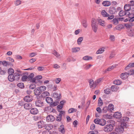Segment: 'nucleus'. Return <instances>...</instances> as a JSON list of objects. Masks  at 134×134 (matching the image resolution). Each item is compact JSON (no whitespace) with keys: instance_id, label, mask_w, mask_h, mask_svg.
<instances>
[{"instance_id":"62","label":"nucleus","mask_w":134,"mask_h":134,"mask_svg":"<svg viewBox=\"0 0 134 134\" xmlns=\"http://www.w3.org/2000/svg\"><path fill=\"white\" fill-rule=\"evenodd\" d=\"M92 66V65L91 64L89 65H86L85 66V67H84V69L86 70H87L90 68L91 66Z\"/></svg>"},{"instance_id":"45","label":"nucleus","mask_w":134,"mask_h":134,"mask_svg":"<svg viewBox=\"0 0 134 134\" xmlns=\"http://www.w3.org/2000/svg\"><path fill=\"white\" fill-rule=\"evenodd\" d=\"M53 54L57 57H59L60 55L55 51L54 50L53 52Z\"/></svg>"},{"instance_id":"54","label":"nucleus","mask_w":134,"mask_h":134,"mask_svg":"<svg viewBox=\"0 0 134 134\" xmlns=\"http://www.w3.org/2000/svg\"><path fill=\"white\" fill-rule=\"evenodd\" d=\"M59 103V102L58 101H55L53 103H52L51 104V105L52 106L54 107L57 105Z\"/></svg>"},{"instance_id":"33","label":"nucleus","mask_w":134,"mask_h":134,"mask_svg":"<svg viewBox=\"0 0 134 134\" xmlns=\"http://www.w3.org/2000/svg\"><path fill=\"white\" fill-rule=\"evenodd\" d=\"M133 14L132 13H130V14L128 15V17L130 18V20L132 21H134V17L133 16Z\"/></svg>"},{"instance_id":"18","label":"nucleus","mask_w":134,"mask_h":134,"mask_svg":"<svg viewBox=\"0 0 134 134\" xmlns=\"http://www.w3.org/2000/svg\"><path fill=\"white\" fill-rule=\"evenodd\" d=\"M114 109V105L112 104H110L108 107V110L111 112Z\"/></svg>"},{"instance_id":"24","label":"nucleus","mask_w":134,"mask_h":134,"mask_svg":"<svg viewBox=\"0 0 134 134\" xmlns=\"http://www.w3.org/2000/svg\"><path fill=\"white\" fill-rule=\"evenodd\" d=\"M124 9L126 12H129L131 9V6L129 4H126L124 6Z\"/></svg>"},{"instance_id":"12","label":"nucleus","mask_w":134,"mask_h":134,"mask_svg":"<svg viewBox=\"0 0 134 134\" xmlns=\"http://www.w3.org/2000/svg\"><path fill=\"white\" fill-rule=\"evenodd\" d=\"M34 94L35 95H39L41 93L39 87L36 88L34 90Z\"/></svg>"},{"instance_id":"44","label":"nucleus","mask_w":134,"mask_h":134,"mask_svg":"<svg viewBox=\"0 0 134 134\" xmlns=\"http://www.w3.org/2000/svg\"><path fill=\"white\" fill-rule=\"evenodd\" d=\"M83 39V38L82 37H79L77 40V42L78 44L79 45L80 44V43L82 41Z\"/></svg>"},{"instance_id":"51","label":"nucleus","mask_w":134,"mask_h":134,"mask_svg":"<svg viewBox=\"0 0 134 134\" xmlns=\"http://www.w3.org/2000/svg\"><path fill=\"white\" fill-rule=\"evenodd\" d=\"M100 119H96L94 120V122L96 124L99 125Z\"/></svg>"},{"instance_id":"1","label":"nucleus","mask_w":134,"mask_h":134,"mask_svg":"<svg viewBox=\"0 0 134 134\" xmlns=\"http://www.w3.org/2000/svg\"><path fill=\"white\" fill-rule=\"evenodd\" d=\"M126 124L125 123H121L120 125L116 128L115 130L116 132L119 133H122L125 127L126 126Z\"/></svg>"},{"instance_id":"8","label":"nucleus","mask_w":134,"mask_h":134,"mask_svg":"<svg viewBox=\"0 0 134 134\" xmlns=\"http://www.w3.org/2000/svg\"><path fill=\"white\" fill-rule=\"evenodd\" d=\"M46 120L48 122H53L55 118L52 115H49L47 117Z\"/></svg>"},{"instance_id":"39","label":"nucleus","mask_w":134,"mask_h":134,"mask_svg":"<svg viewBox=\"0 0 134 134\" xmlns=\"http://www.w3.org/2000/svg\"><path fill=\"white\" fill-rule=\"evenodd\" d=\"M100 120L99 125L102 126L105 125L106 123L104 119H100Z\"/></svg>"},{"instance_id":"9","label":"nucleus","mask_w":134,"mask_h":134,"mask_svg":"<svg viewBox=\"0 0 134 134\" xmlns=\"http://www.w3.org/2000/svg\"><path fill=\"white\" fill-rule=\"evenodd\" d=\"M24 100L26 102H30L32 99V96H26L24 97Z\"/></svg>"},{"instance_id":"17","label":"nucleus","mask_w":134,"mask_h":134,"mask_svg":"<svg viewBox=\"0 0 134 134\" xmlns=\"http://www.w3.org/2000/svg\"><path fill=\"white\" fill-rule=\"evenodd\" d=\"M53 110V108L51 106H48L46 107L44 109V111L47 112H51Z\"/></svg>"},{"instance_id":"28","label":"nucleus","mask_w":134,"mask_h":134,"mask_svg":"<svg viewBox=\"0 0 134 134\" xmlns=\"http://www.w3.org/2000/svg\"><path fill=\"white\" fill-rule=\"evenodd\" d=\"M84 60L86 61H89L92 59V57L87 55L84 57L82 58Z\"/></svg>"},{"instance_id":"47","label":"nucleus","mask_w":134,"mask_h":134,"mask_svg":"<svg viewBox=\"0 0 134 134\" xmlns=\"http://www.w3.org/2000/svg\"><path fill=\"white\" fill-rule=\"evenodd\" d=\"M17 86L21 88H23L24 87V84L23 83H19L18 84Z\"/></svg>"},{"instance_id":"34","label":"nucleus","mask_w":134,"mask_h":134,"mask_svg":"<svg viewBox=\"0 0 134 134\" xmlns=\"http://www.w3.org/2000/svg\"><path fill=\"white\" fill-rule=\"evenodd\" d=\"M24 106V108L27 109H30L31 107L30 105L28 103L25 104Z\"/></svg>"},{"instance_id":"50","label":"nucleus","mask_w":134,"mask_h":134,"mask_svg":"<svg viewBox=\"0 0 134 134\" xmlns=\"http://www.w3.org/2000/svg\"><path fill=\"white\" fill-rule=\"evenodd\" d=\"M98 103L99 106H102L103 104L102 101L100 98H99Z\"/></svg>"},{"instance_id":"13","label":"nucleus","mask_w":134,"mask_h":134,"mask_svg":"<svg viewBox=\"0 0 134 134\" xmlns=\"http://www.w3.org/2000/svg\"><path fill=\"white\" fill-rule=\"evenodd\" d=\"M130 12H125L123 10H121L120 12L119 13V15L120 16H123L125 15H127L128 16L130 14Z\"/></svg>"},{"instance_id":"55","label":"nucleus","mask_w":134,"mask_h":134,"mask_svg":"<svg viewBox=\"0 0 134 134\" xmlns=\"http://www.w3.org/2000/svg\"><path fill=\"white\" fill-rule=\"evenodd\" d=\"M104 92L105 94H109L110 93V90L109 89H107L104 90Z\"/></svg>"},{"instance_id":"64","label":"nucleus","mask_w":134,"mask_h":134,"mask_svg":"<svg viewBox=\"0 0 134 134\" xmlns=\"http://www.w3.org/2000/svg\"><path fill=\"white\" fill-rule=\"evenodd\" d=\"M60 66L57 64H54L53 65V67L55 69H57L60 68Z\"/></svg>"},{"instance_id":"32","label":"nucleus","mask_w":134,"mask_h":134,"mask_svg":"<svg viewBox=\"0 0 134 134\" xmlns=\"http://www.w3.org/2000/svg\"><path fill=\"white\" fill-rule=\"evenodd\" d=\"M15 79V80H18L20 78V75L18 73H15L14 74Z\"/></svg>"},{"instance_id":"46","label":"nucleus","mask_w":134,"mask_h":134,"mask_svg":"<svg viewBox=\"0 0 134 134\" xmlns=\"http://www.w3.org/2000/svg\"><path fill=\"white\" fill-rule=\"evenodd\" d=\"M82 24L83 26H84L86 28L87 27V25L86 24V21L84 19L83 20L82 22Z\"/></svg>"},{"instance_id":"14","label":"nucleus","mask_w":134,"mask_h":134,"mask_svg":"<svg viewBox=\"0 0 134 134\" xmlns=\"http://www.w3.org/2000/svg\"><path fill=\"white\" fill-rule=\"evenodd\" d=\"M30 113L33 114H36L38 113V110L36 108H32L30 111Z\"/></svg>"},{"instance_id":"48","label":"nucleus","mask_w":134,"mask_h":134,"mask_svg":"<svg viewBox=\"0 0 134 134\" xmlns=\"http://www.w3.org/2000/svg\"><path fill=\"white\" fill-rule=\"evenodd\" d=\"M21 1L19 0H16L14 2V3L15 5H18L20 4L21 3Z\"/></svg>"},{"instance_id":"27","label":"nucleus","mask_w":134,"mask_h":134,"mask_svg":"<svg viewBox=\"0 0 134 134\" xmlns=\"http://www.w3.org/2000/svg\"><path fill=\"white\" fill-rule=\"evenodd\" d=\"M98 23L99 25L103 26H105V21L101 19H99L98 20Z\"/></svg>"},{"instance_id":"59","label":"nucleus","mask_w":134,"mask_h":134,"mask_svg":"<svg viewBox=\"0 0 134 134\" xmlns=\"http://www.w3.org/2000/svg\"><path fill=\"white\" fill-rule=\"evenodd\" d=\"M110 40L112 41H114L115 40V37L113 35H111L110 37Z\"/></svg>"},{"instance_id":"30","label":"nucleus","mask_w":134,"mask_h":134,"mask_svg":"<svg viewBox=\"0 0 134 134\" xmlns=\"http://www.w3.org/2000/svg\"><path fill=\"white\" fill-rule=\"evenodd\" d=\"M46 100L48 103H51L53 102L52 98L50 97H47L46 98Z\"/></svg>"},{"instance_id":"53","label":"nucleus","mask_w":134,"mask_h":134,"mask_svg":"<svg viewBox=\"0 0 134 134\" xmlns=\"http://www.w3.org/2000/svg\"><path fill=\"white\" fill-rule=\"evenodd\" d=\"M61 79L60 78H57L55 80V82L57 84H58L61 81Z\"/></svg>"},{"instance_id":"61","label":"nucleus","mask_w":134,"mask_h":134,"mask_svg":"<svg viewBox=\"0 0 134 134\" xmlns=\"http://www.w3.org/2000/svg\"><path fill=\"white\" fill-rule=\"evenodd\" d=\"M96 110L99 114H100L102 112L101 109L99 107H98L96 108Z\"/></svg>"},{"instance_id":"19","label":"nucleus","mask_w":134,"mask_h":134,"mask_svg":"<svg viewBox=\"0 0 134 134\" xmlns=\"http://www.w3.org/2000/svg\"><path fill=\"white\" fill-rule=\"evenodd\" d=\"M44 128L48 130L51 129L53 127L52 125L51 124H45Z\"/></svg>"},{"instance_id":"4","label":"nucleus","mask_w":134,"mask_h":134,"mask_svg":"<svg viewBox=\"0 0 134 134\" xmlns=\"http://www.w3.org/2000/svg\"><path fill=\"white\" fill-rule=\"evenodd\" d=\"M97 23L96 20L95 19H93V29L95 32H96L97 29V26L96 25Z\"/></svg>"},{"instance_id":"31","label":"nucleus","mask_w":134,"mask_h":134,"mask_svg":"<svg viewBox=\"0 0 134 134\" xmlns=\"http://www.w3.org/2000/svg\"><path fill=\"white\" fill-rule=\"evenodd\" d=\"M134 67V63H130L125 68V70H127L129 68Z\"/></svg>"},{"instance_id":"41","label":"nucleus","mask_w":134,"mask_h":134,"mask_svg":"<svg viewBox=\"0 0 134 134\" xmlns=\"http://www.w3.org/2000/svg\"><path fill=\"white\" fill-rule=\"evenodd\" d=\"M14 71L12 68H10L8 70V73L9 75H13Z\"/></svg>"},{"instance_id":"26","label":"nucleus","mask_w":134,"mask_h":134,"mask_svg":"<svg viewBox=\"0 0 134 134\" xmlns=\"http://www.w3.org/2000/svg\"><path fill=\"white\" fill-rule=\"evenodd\" d=\"M102 15L104 17H107L109 16V15L104 10H102L101 12Z\"/></svg>"},{"instance_id":"10","label":"nucleus","mask_w":134,"mask_h":134,"mask_svg":"<svg viewBox=\"0 0 134 134\" xmlns=\"http://www.w3.org/2000/svg\"><path fill=\"white\" fill-rule=\"evenodd\" d=\"M37 125L39 128L44 127L45 125V123L43 121H40L37 123Z\"/></svg>"},{"instance_id":"5","label":"nucleus","mask_w":134,"mask_h":134,"mask_svg":"<svg viewBox=\"0 0 134 134\" xmlns=\"http://www.w3.org/2000/svg\"><path fill=\"white\" fill-rule=\"evenodd\" d=\"M129 76V74L127 72L122 73L120 75L121 78L123 80H125L127 79Z\"/></svg>"},{"instance_id":"42","label":"nucleus","mask_w":134,"mask_h":134,"mask_svg":"<svg viewBox=\"0 0 134 134\" xmlns=\"http://www.w3.org/2000/svg\"><path fill=\"white\" fill-rule=\"evenodd\" d=\"M103 116L106 119H109L111 118V116L110 115L108 114H105L103 115Z\"/></svg>"},{"instance_id":"29","label":"nucleus","mask_w":134,"mask_h":134,"mask_svg":"<svg viewBox=\"0 0 134 134\" xmlns=\"http://www.w3.org/2000/svg\"><path fill=\"white\" fill-rule=\"evenodd\" d=\"M59 130L63 133H65V130L64 129V127L63 125H62L60 126L59 128Z\"/></svg>"},{"instance_id":"60","label":"nucleus","mask_w":134,"mask_h":134,"mask_svg":"<svg viewBox=\"0 0 134 134\" xmlns=\"http://www.w3.org/2000/svg\"><path fill=\"white\" fill-rule=\"evenodd\" d=\"M108 109H107V107H104L103 108L102 110V112H103L104 113H106Z\"/></svg>"},{"instance_id":"6","label":"nucleus","mask_w":134,"mask_h":134,"mask_svg":"<svg viewBox=\"0 0 134 134\" xmlns=\"http://www.w3.org/2000/svg\"><path fill=\"white\" fill-rule=\"evenodd\" d=\"M61 94L60 93H54L53 94V97L56 99L57 100H59L61 98Z\"/></svg>"},{"instance_id":"16","label":"nucleus","mask_w":134,"mask_h":134,"mask_svg":"<svg viewBox=\"0 0 134 134\" xmlns=\"http://www.w3.org/2000/svg\"><path fill=\"white\" fill-rule=\"evenodd\" d=\"M105 48L104 47H102L100 48L96 52V54H101L103 53L105 51Z\"/></svg>"},{"instance_id":"11","label":"nucleus","mask_w":134,"mask_h":134,"mask_svg":"<svg viewBox=\"0 0 134 134\" xmlns=\"http://www.w3.org/2000/svg\"><path fill=\"white\" fill-rule=\"evenodd\" d=\"M116 65H112L109 67H108L107 69L104 70V72L105 73H106L108 71H109L111 70H112L113 69L115 68Z\"/></svg>"},{"instance_id":"63","label":"nucleus","mask_w":134,"mask_h":134,"mask_svg":"<svg viewBox=\"0 0 134 134\" xmlns=\"http://www.w3.org/2000/svg\"><path fill=\"white\" fill-rule=\"evenodd\" d=\"M129 75H132L134 74V70H131L129 71Z\"/></svg>"},{"instance_id":"23","label":"nucleus","mask_w":134,"mask_h":134,"mask_svg":"<svg viewBox=\"0 0 134 134\" xmlns=\"http://www.w3.org/2000/svg\"><path fill=\"white\" fill-rule=\"evenodd\" d=\"M102 4L104 6L107 7L110 6L111 4V3L110 1H103Z\"/></svg>"},{"instance_id":"52","label":"nucleus","mask_w":134,"mask_h":134,"mask_svg":"<svg viewBox=\"0 0 134 134\" xmlns=\"http://www.w3.org/2000/svg\"><path fill=\"white\" fill-rule=\"evenodd\" d=\"M28 79V77L24 75L22 78V80L23 81H25Z\"/></svg>"},{"instance_id":"36","label":"nucleus","mask_w":134,"mask_h":134,"mask_svg":"<svg viewBox=\"0 0 134 134\" xmlns=\"http://www.w3.org/2000/svg\"><path fill=\"white\" fill-rule=\"evenodd\" d=\"M114 83L115 85H120L121 83V82L120 80H117L114 81Z\"/></svg>"},{"instance_id":"21","label":"nucleus","mask_w":134,"mask_h":134,"mask_svg":"<svg viewBox=\"0 0 134 134\" xmlns=\"http://www.w3.org/2000/svg\"><path fill=\"white\" fill-rule=\"evenodd\" d=\"M114 118L116 119H119L121 117V114L119 112H116L114 115Z\"/></svg>"},{"instance_id":"2","label":"nucleus","mask_w":134,"mask_h":134,"mask_svg":"<svg viewBox=\"0 0 134 134\" xmlns=\"http://www.w3.org/2000/svg\"><path fill=\"white\" fill-rule=\"evenodd\" d=\"M113 126L111 124H108L105 125L104 127L103 130L106 132H109L112 131L113 129Z\"/></svg>"},{"instance_id":"38","label":"nucleus","mask_w":134,"mask_h":134,"mask_svg":"<svg viewBox=\"0 0 134 134\" xmlns=\"http://www.w3.org/2000/svg\"><path fill=\"white\" fill-rule=\"evenodd\" d=\"M76 111L77 110L76 109H74V108H71L69 109L68 111L69 113H71L75 112H76Z\"/></svg>"},{"instance_id":"37","label":"nucleus","mask_w":134,"mask_h":134,"mask_svg":"<svg viewBox=\"0 0 134 134\" xmlns=\"http://www.w3.org/2000/svg\"><path fill=\"white\" fill-rule=\"evenodd\" d=\"M34 76V74L33 73H31L28 76V80H30V81L33 79Z\"/></svg>"},{"instance_id":"3","label":"nucleus","mask_w":134,"mask_h":134,"mask_svg":"<svg viewBox=\"0 0 134 134\" xmlns=\"http://www.w3.org/2000/svg\"><path fill=\"white\" fill-rule=\"evenodd\" d=\"M42 76L41 75H38L36 76L35 78H33L32 79L31 81V82H35L36 83L37 82H39L41 83V82L40 80L42 79Z\"/></svg>"},{"instance_id":"49","label":"nucleus","mask_w":134,"mask_h":134,"mask_svg":"<svg viewBox=\"0 0 134 134\" xmlns=\"http://www.w3.org/2000/svg\"><path fill=\"white\" fill-rule=\"evenodd\" d=\"M113 24L115 25H117L118 23V19L116 18L114 19L113 20Z\"/></svg>"},{"instance_id":"57","label":"nucleus","mask_w":134,"mask_h":134,"mask_svg":"<svg viewBox=\"0 0 134 134\" xmlns=\"http://www.w3.org/2000/svg\"><path fill=\"white\" fill-rule=\"evenodd\" d=\"M36 87V86L34 84H31L30 86V88L31 89H33Z\"/></svg>"},{"instance_id":"15","label":"nucleus","mask_w":134,"mask_h":134,"mask_svg":"<svg viewBox=\"0 0 134 134\" xmlns=\"http://www.w3.org/2000/svg\"><path fill=\"white\" fill-rule=\"evenodd\" d=\"M102 79V78H100L97 80L95 82L93 83V86L94 88L96 87V86L98 85L99 83L101 82Z\"/></svg>"},{"instance_id":"22","label":"nucleus","mask_w":134,"mask_h":134,"mask_svg":"<svg viewBox=\"0 0 134 134\" xmlns=\"http://www.w3.org/2000/svg\"><path fill=\"white\" fill-rule=\"evenodd\" d=\"M119 89L118 87L116 85H113L111 88V90L113 92L117 91Z\"/></svg>"},{"instance_id":"40","label":"nucleus","mask_w":134,"mask_h":134,"mask_svg":"<svg viewBox=\"0 0 134 134\" xmlns=\"http://www.w3.org/2000/svg\"><path fill=\"white\" fill-rule=\"evenodd\" d=\"M39 88L41 92L46 89V87L44 86H40L39 87Z\"/></svg>"},{"instance_id":"20","label":"nucleus","mask_w":134,"mask_h":134,"mask_svg":"<svg viewBox=\"0 0 134 134\" xmlns=\"http://www.w3.org/2000/svg\"><path fill=\"white\" fill-rule=\"evenodd\" d=\"M80 48L79 47L72 48L71 49V52L72 53H75L80 51Z\"/></svg>"},{"instance_id":"58","label":"nucleus","mask_w":134,"mask_h":134,"mask_svg":"<svg viewBox=\"0 0 134 134\" xmlns=\"http://www.w3.org/2000/svg\"><path fill=\"white\" fill-rule=\"evenodd\" d=\"M42 94L43 96L45 97V96H49V94L48 92L45 91Z\"/></svg>"},{"instance_id":"35","label":"nucleus","mask_w":134,"mask_h":134,"mask_svg":"<svg viewBox=\"0 0 134 134\" xmlns=\"http://www.w3.org/2000/svg\"><path fill=\"white\" fill-rule=\"evenodd\" d=\"M1 64L3 65V66H7L8 65H9L10 63L9 62H8L5 61H3L2 62V61Z\"/></svg>"},{"instance_id":"56","label":"nucleus","mask_w":134,"mask_h":134,"mask_svg":"<svg viewBox=\"0 0 134 134\" xmlns=\"http://www.w3.org/2000/svg\"><path fill=\"white\" fill-rule=\"evenodd\" d=\"M37 54L36 53H30L29 55V56L31 57H33L36 55Z\"/></svg>"},{"instance_id":"7","label":"nucleus","mask_w":134,"mask_h":134,"mask_svg":"<svg viewBox=\"0 0 134 134\" xmlns=\"http://www.w3.org/2000/svg\"><path fill=\"white\" fill-rule=\"evenodd\" d=\"M35 104L36 106L38 107H41L44 105L43 102L40 100H38L36 101Z\"/></svg>"},{"instance_id":"43","label":"nucleus","mask_w":134,"mask_h":134,"mask_svg":"<svg viewBox=\"0 0 134 134\" xmlns=\"http://www.w3.org/2000/svg\"><path fill=\"white\" fill-rule=\"evenodd\" d=\"M133 26V25L131 24H127L125 25V26L127 28H130Z\"/></svg>"},{"instance_id":"25","label":"nucleus","mask_w":134,"mask_h":134,"mask_svg":"<svg viewBox=\"0 0 134 134\" xmlns=\"http://www.w3.org/2000/svg\"><path fill=\"white\" fill-rule=\"evenodd\" d=\"M9 80L11 82H12L15 80L14 75H9L8 76Z\"/></svg>"}]
</instances>
